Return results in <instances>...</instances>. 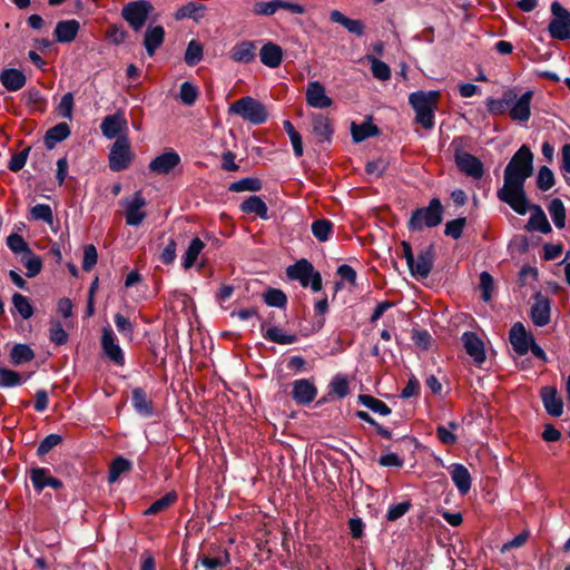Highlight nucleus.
I'll use <instances>...</instances> for the list:
<instances>
[{
	"mask_svg": "<svg viewBox=\"0 0 570 570\" xmlns=\"http://www.w3.org/2000/svg\"><path fill=\"white\" fill-rule=\"evenodd\" d=\"M263 336L265 340L276 343V344H293L297 341L296 334H284L277 326H271L265 332H263Z\"/></svg>",
	"mask_w": 570,
	"mask_h": 570,
	"instance_id": "47",
	"label": "nucleus"
},
{
	"mask_svg": "<svg viewBox=\"0 0 570 570\" xmlns=\"http://www.w3.org/2000/svg\"><path fill=\"white\" fill-rule=\"evenodd\" d=\"M315 268L306 258H301L295 264L286 268V275L289 279L298 281L301 286L308 287V279L313 277Z\"/></svg>",
	"mask_w": 570,
	"mask_h": 570,
	"instance_id": "23",
	"label": "nucleus"
},
{
	"mask_svg": "<svg viewBox=\"0 0 570 570\" xmlns=\"http://www.w3.org/2000/svg\"><path fill=\"white\" fill-rule=\"evenodd\" d=\"M63 439L61 435L51 433L47 435L38 445L37 448V455L43 456L47 453H49L55 446L62 443Z\"/></svg>",
	"mask_w": 570,
	"mask_h": 570,
	"instance_id": "63",
	"label": "nucleus"
},
{
	"mask_svg": "<svg viewBox=\"0 0 570 570\" xmlns=\"http://www.w3.org/2000/svg\"><path fill=\"white\" fill-rule=\"evenodd\" d=\"M263 299L264 303L271 307L284 308L287 304L286 294L282 289L274 287H268L263 293Z\"/></svg>",
	"mask_w": 570,
	"mask_h": 570,
	"instance_id": "48",
	"label": "nucleus"
},
{
	"mask_svg": "<svg viewBox=\"0 0 570 570\" xmlns=\"http://www.w3.org/2000/svg\"><path fill=\"white\" fill-rule=\"evenodd\" d=\"M131 405L137 414L142 417H151L154 415L153 401L148 399L142 387H135L131 391Z\"/></svg>",
	"mask_w": 570,
	"mask_h": 570,
	"instance_id": "26",
	"label": "nucleus"
},
{
	"mask_svg": "<svg viewBox=\"0 0 570 570\" xmlns=\"http://www.w3.org/2000/svg\"><path fill=\"white\" fill-rule=\"evenodd\" d=\"M229 112L240 116L244 120L254 125L264 124L268 117L265 106L249 96L233 102L229 107Z\"/></svg>",
	"mask_w": 570,
	"mask_h": 570,
	"instance_id": "5",
	"label": "nucleus"
},
{
	"mask_svg": "<svg viewBox=\"0 0 570 570\" xmlns=\"http://www.w3.org/2000/svg\"><path fill=\"white\" fill-rule=\"evenodd\" d=\"M540 397L547 413L553 417H559L563 413V400L559 395L556 386L547 385L541 387Z\"/></svg>",
	"mask_w": 570,
	"mask_h": 570,
	"instance_id": "17",
	"label": "nucleus"
},
{
	"mask_svg": "<svg viewBox=\"0 0 570 570\" xmlns=\"http://www.w3.org/2000/svg\"><path fill=\"white\" fill-rule=\"evenodd\" d=\"M80 30V23L76 19L61 20L56 24L53 37L59 43L73 41Z\"/></svg>",
	"mask_w": 570,
	"mask_h": 570,
	"instance_id": "25",
	"label": "nucleus"
},
{
	"mask_svg": "<svg viewBox=\"0 0 570 570\" xmlns=\"http://www.w3.org/2000/svg\"><path fill=\"white\" fill-rule=\"evenodd\" d=\"M462 343L464 350L469 356L472 357L476 365H481L485 362V348L483 341L478 336L475 332L466 331L462 334Z\"/></svg>",
	"mask_w": 570,
	"mask_h": 570,
	"instance_id": "15",
	"label": "nucleus"
},
{
	"mask_svg": "<svg viewBox=\"0 0 570 570\" xmlns=\"http://www.w3.org/2000/svg\"><path fill=\"white\" fill-rule=\"evenodd\" d=\"M450 474L458 491L462 495H465L470 491L472 484V478L469 470L461 463H454L450 468Z\"/></svg>",
	"mask_w": 570,
	"mask_h": 570,
	"instance_id": "29",
	"label": "nucleus"
},
{
	"mask_svg": "<svg viewBox=\"0 0 570 570\" xmlns=\"http://www.w3.org/2000/svg\"><path fill=\"white\" fill-rule=\"evenodd\" d=\"M259 58L264 66L277 68L283 61V49L281 46L268 41L261 48Z\"/></svg>",
	"mask_w": 570,
	"mask_h": 570,
	"instance_id": "30",
	"label": "nucleus"
},
{
	"mask_svg": "<svg viewBox=\"0 0 570 570\" xmlns=\"http://www.w3.org/2000/svg\"><path fill=\"white\" fill-rule=\"evenodd\" d=\"M441 94L438 90H417L409 96V104L415 111V121L425 129L434 127L435 110Z\"/></svg>",
	"mask_w": 570,
	"mask_h": 570,
	"instance_id": "2",
	"label": "nucleus"
},
{
	"mask_svg": "<svg viewBox=\"0 0 570 570\" xmlns=\"http://www.w3.org/2000/svg\"><path fill=\"white\" fill-rule=\"evenodd\" d=\"M181 159L178 153L170 149L155 157L148 165V169L150 173L156 175H168L170 174L179 164Z\"/></svg>",
	"mask_w": 570,
	"mask_h": 570,
	"instance_id": "13",
	"label": "nucleus"
},
{
	"mask_svg": "<svg viewBox=\"0 0 570 570\" xmlns=\"http://www.w3.org/2000/svg\"><path fill=\"white\" fill-rule=\"evenodd\" d=\"M0 82L8 91H18L26 86V75L16 68H7L0 72Z\"/></svg>",
	"mask_w": 570,
	"mask_h": 570,
	"instance_id": "27",
	"label": "nucleus"
},
{
	"mask_svg": "<svg viewBox=\"0 0 570 570\" xmlns=\"http://www.w3.org/2000/svg\"><path fill=\"white\" fill-rule=\"evenodd\" d=\"M462 140L463 138L460 137L451 142V147L454 149V163L461 173L473 179H481L484 175V166L478 157L463 151Z\"/></svg>",
	"mask_w": 570,
	"mask_h": 570,
	"instance_id": "4",
	"label": "nucleus"
},
{
	"mask_svg": "<svg viewBox=\"0 0 570 570\" xmlns=\"http://www.w3.org/2000/svg\"><path fill=\"white\" fill-rule=\"evenodd\" d=\"M131 469V461L124 456H117L109 466L108 481L110 483L116 482L122 473L129 472Z\"/></svg>",
	"mask_w": 570,
	"mask_h": 570,
	"instance_id": "46",
	"label": "nucleus"
},
{
	"mask_svg": "<svg viewBox=\"0 0 570 570\" xmlns=\"http://www.w3.org/2000/svg\"><path fill=\"white\" fill-rule=\"evenodd\" d=\"M101 347L106 356L117 365L125 364V355L116 341L114 331L110 327H105L101 335Z\"/></svg>",
	"mask_w": 570,
	"mask_h": 570,
	"instance_id": "18",
	"label": "nucleus"
},
{
	"mask_svg": "<svg viewBox=\"0 0 570 570\" xmlns=\"http://www.w3.org/2000/svg\"><path fill=\"white\" fill-rule=\"evenodd\" d=\"M35 356V351L28 344L23 343L14 344L10 351V362L14 366L29 363Z\"/></svg>",
	"mask_w": 570,
	"mask_h": 570,
	"instance_id": "38",
	"label": "nucleus"
},
{
	"mask_svg": "<svg viewBox=\"0 0 570 570\" xmlns=\"http://www.w3.org/2000/svg\"><path fill=\"white\" fill-rule=\"evenodd\" d=\"M330 20L343 26L350 33L356 37H362L364 35L365 26L361 20L351 19L338 10L331 11Z\"/></svg>",
	"mask_w": 570,
	"mask_h": 570,
	"instance_id": "34",
	"label": "nucleus"
},
{
	"mask_svg": "<svg viewBox=\"0 0 570 570\" xmlns=\"http://www.w3.org/2000/svg\"><path fill=\"white\" fill-rule=\"evenodd\" d=\"M444 207L440 198L434 197L428 206L412 210L406 223L409 232H422L424 228H434L443 220Z\"/></svg>",
	"mask_w": 570,
	"mask_h": 570,
	"instance_id": "3",
	"label": "nucleus"
},
{
	"mask_svg": "<svg viewBox=\"0 0 570 570\" xmlns=\"http://www.w3.org/2000/svg\"><path fill=\"white\" fill-rule=\"evenodd\" d=\"M12 304H13L17 313L23 320H29L35 313V309H33L29 298L20 293H14L12 295Z\"/></svg>",
	"mask_w": 570,
	"mask_h": 570,
	"instance_id": "52",
	"label": "nucleus"
},
{
	"mask_svg": "<svg viewBox=\"0 0 570 570\" xmlns=\"http://www.w3.org/2000/svg\"><path fill=\"white\" fill-rule=\"evenodd\" d=\"M533 91L527 90L510 105L509 116L514 121L525 122L531 117Z\"/></svg>",
	"mask_w": 570,
	"mask_h": 570,
	"instance_id": "19",
	"label": "nucleus"
},
{
	"mask_svg": "<svg viewBox=\"0 0 570 570\" xmlns=\"http://www.w3.org/2000/svg\"><path fill=\"white\" fill-rule=\"evenodd\" d=\"M204 248L205 243L199 237L193 238L183 256V267L185 269L191 268L196 264L197 258Z\"/></svg>",
	"mask_w": 570,
	"mask_h": 570,
	"instance_id": "39",
	"label": "nucleus"
},
{
	"mask_svg": "<svg viewBox=\"0 0 570 570\" xmlns=\"http://www.w3.org/2000/svg\"><path fill=\"white\" fill-rule=\"evenodd\" d=\"M312 131L318 138L320 142H332L334 135L333 122L330 117L322 114H312Z\"/></svg>",
	"mask_w": 570,
	"mask_h": 570,
	"instance_id": "21",
	"label": "nucleus"
},
{
	"mask_svg": "<svg viewBox=\"0 0 570 570\" xmlns=\"http://www.w3.org/2000/svg\"><path fill=\"white\" fill-rule=\"evenodd\" d=\"M306 102L313 108H328L333 100L325 94L324 86L318 81H312L306 89Z\"/></svg>",
	"mask_w": 570,
	"mask_h": 570,
	"instance_id": "24",
	"label": "nucleus"
},
{
	"mask_svg": "<svg viewBox=\"0 0 570 570\" xmlns=\"http://www.w3.org/2000/svg\"><path fill=\"white\" fill-rule=\"evenodd\" d=\"M198 95H199V91H198L197 87L195 85H193L191 82L184 81L180 85L179 97L184 105L193 106L196 102Z\"/></svg>",
	"mask_w": 570,
	"mask_h": 570,
	"instance_id": "58",
	"label": "nucleus"
},
{
	"mask_svg": "<svg viewBox=\"0 0 570 570\" xmlns=\"http://www.w3.org/2000/svg\"><path fill=\"white\" fill-rule=\"evenodd\" d=\"M263 187V183L256 177H246L232 183L228 186V190L233 193L242 191H259Z\"/></svg>",
	"mask_w": 570,
	"mask_h": 570,
	"instance_id": "44",
	"label": "nucleus"
},
{
	"mask_svg": "<svg viewBox=\"0 0 570 570\" xmlns=\"http://www.w3.org/2000/svg\"><path fill=\"white\" fill-rule=\"evenodd\" d=\"M292 386H293V390L291 393L292 399L298 405L311 404L317 395V387L315 386L314 382L309 379L295 380L292 383Z\"/></svg>",
	"mask_w": 570,
	"mask_h": 570,
	"instance_id": "14",
	"label": "nucleus"
},
{
	"mask_svg": "<svg viewBox=\"0 0 570 570\" xmlns=\"http://www.w3.org/2000/svg\"><path fill=\"white\" fill-rule=\"evenodd\" d=\"M30 216L35 220H42L47 224H52L53 222L52 209L47 204H37L36 206L31 207Z\"/></svg>",
	"mask_w": 570,
	"mask_h": 570,
	"instance_id": "62",
	"label": "nucleus"
},
{
	"mask_svg": "<svg viewBox=\"0 0 570 570\" xmlns=\"http://www.w3.org/2000/svg\"><path fill=\"white\" fill-rule=\"evenodd\" d=\"M350 394V385L347 376L344 374H336L328 384V396L336 399H344Z\"/></svg>",
	"mask_w": 570,
	"mask_h": 570,
	"instance_id": "42",
	"label": "nucleus"
},
{
	"mask_svg": "<svg viewBox=\"0 0 570 570\" xmlns=\"http://www.w3.org/2000/svg\"><path fill=\"white\" fill-rule=\"evenodd\" d=\"M366 60L371 65V71H372L374 78L382 80V81L389 80L391 78V75H392L391 68L389 67L387 63L377 59L373 55H367Z\"/></svg>",
	"mask_w": 570,
	"mask_h": 570,
	"instance_id": "50",
	"label": "nucleus"
},
{
	"mask_svg": "<svg viewBox=\"0 0 570 570\" xmlns=\"http://www.w3.org/2000/svg\"><path fill=\"white\" fill-rule=\"evenodd\" d=\"M106 36L109 42L118 46L126 41L128 32L122 24L114 23L108 27Z\"/></svg>",
	"mask_w": 570,
	"mask_h": 570,
	"instance_id": "61",
	"label": "nucleus"
},
{
	"mask_svg": "<svg viewBox=\"0 0 570 570\" xmlns=\"http://www.w3.org/2000/svg\"><path fill=\"white\" fill-rule=\"evenodd\" d=\"M71 134L70 127L67 122H59L49 128L43 138L47 149H53L58 142L66 140Z\"/></svg>",
	"mask_w": 570,
	"mask_h": 570,
	"instance_id": "36",
	"label": "nucleus"
},
{
	"mask_svg": "<svg viewBox=\"0 0 570 570\" xmlns=\"http://www.w3.org/2000/svg\"><path fill=\"white\" fill-rule=\"evenodd\" d=\"M203 53L204 48L199 41H189L184 56L185 63L189 67H195L203 59Z\"/></svg>",
	"mask_w": 570,
	"mask_h": 570,
	"instance_id": "51",
	"label": "nucleus"
},
{
	"mask_svg": "<svg viewBox=\"0 0 570 570\" xmlns=\"http://www.w3.org/2000/svg\"><path fill=\"white\" fill-rule=\"evenodd\" d=\"M134 159L130 142L126 136H120L112 144L109 155V168L118 173L127 169Z\"/></svg>",
	"mask_w": 570,
	"mask_h": 570,
	"instance_id": "8",
	"label": "nucleus"
},
{
	"mask_svg": "<svg viewBox=\"0 0 570 570\" xmlns=\"http://www.w3.org/2000/svg\"><path fill=\"white\" fill-rule=\"evenodd\" d=\"M29 473L33 489L39 493L46 487H50L53 490H59L63 487L62 481L58 478L51 476L49 470L46 468H31Z\"/></svg>",
	"mask_w": 570,
	"mask_h": 570,
	"instance_id": "20",
	"label": "nucleus"
},
{
	"mask_svg": "<svg viewBox=\"0 0 570 570\" xmlns=\"http://www.w3.org/2000/svg\"><path fill=\"white\" fill-rule=\"evenodd\" d=\"M127 126V120L120 114L109 115L102 119L100 125L102 135L108 139L120 137L119 134Z\"/></svg>",
	"mask_w": 570,
	"mask_h": 570,
	"instance_id": "31",
	"label": "nucleus"
},
{
	"mask_svg": "<svg viewBox=\"0 0 570 570\" xmlns=\"http://www.w3.org/2000/svg\"><path fill=\"white\" fill-rule=\"evenodd\" d=\"M466 226V217H458L452 220H448L444 227V235L459 239L462 237L463 229Z\"/></svg>",
	"mask_w": 570,
	"mask_h": 570,
	"instance_id": "55",
	"label": "nucleus"
},
{
	"mask_svg": "<svg viewBox=\"0 0 570 570\" xmlns=\"http://www.w3.org/2000/svg\"><path fill=\"white\" fill-rule=\"evenodd\" d=\"M497 196L519 215H525L528 210L531 209L524 186H503L498 190Z\"/></svg>",
	"mask_w": 570,
	"mask_h": 570,
	"instance_id": "9",
	"label": "nucleus"
},
{
	"mask_svg": "<svg viewBox=\"0 0 570 570\" xmlns=\"http://www.w3.org/2000/svg\"><path fill=\"white\" fill-rule=\"evenodd\" d=\"M532 214L527 225L524 226L525 230L533 232L538 230L542 234H548L552 232L551 225L543 212V209L539 205L531 206Z\"/></svg>",
	"mask_w": 570,
	"mask_h": 570,
	"instance_id": "32",
	"label": "nucleus"
},
{
	"mask_svg": "<svg viewBox=\"0 0 570 570\" xmlns=\"http://www.w3.org/2000/svg\"><path fill=\"white\" fill-rule=\"evenodd\" d=\"M23 264L27 268L26 276L29 278H32V277H36L37 275H39L42 269V265H43L41 257L33 254L32 250H30V253L26 254V256L23 257Z\"/></svg>",
	"mask_w": 570,
	"mask_h": 570,
	"instance_id": "54",
	"label": "nucleus"
},
{
	"mask_svg": "<svg viewBox=\"0 0 570 570\" xmlns=\"http://www.w3.org/2000/svg\"><path fill=\"white\" fill-rule=\"evenodd\" d=\"M26 104L38 111H45L47 100L41 94V91L37 88H30L26 92Z\"/></svg>",
	"mask_w": 570,
	"mask_h": 570,
	"instance_id": "60",
	"label": "nucleus"
},
{
	"mask_svg": "<svg viewBox=\"0 0 570 570\" xmlns=\"http://www.w3.org/2000/svg\"><path fill=\"white\" fill-rule=\"evenodd\" d=\"M206 7L203 3L189 1L186 4L181 6L174 14L176 20H183L186 18H190L195 21H199L203 17L199 12H204Z\"/></svg>",
	"mask_w": 570,
	"mask_h": 570,
	"instance_id": "40",
	"label": "nucleus"
},
{
	"mask_svg": "<svg viewBox=\"0 0 570 570\" xmlns=\"http://www.w3.org/2000/svg\"><path fill=\"white\" fill-rule=\"evenodd\" d=\"M556 183L554 174L548 166H541L537 176V187L547 191L553 187Z\"/></svg>",
	"mask_w": 570,
	"mask_h": 570,
	"instance_id": "56",
	"label": "nucleus"
},
{
	"mask_svg": "<svg viewBox=\"0 0 570 570\" xmlns=\"http://www.w3.org/2000/svg\"><path fill=\"white\" fill-rule=\"evenodd\" d=\"M517 98V92L513 89L503 91L502 97L499 99L488 98L485 101L487 110L490 115L501 116L512 105Z\"/></svg>",
	"mask_w": 570,
	"mask_h": 570,
	"instance_id": "28",
	"label": "nucleus"
},
{
	"mask_svg": "<svg viewBox=\"0 0 570 570\" xmlns=\"http://www.w3.org/2000/svg\"><path fill=\"white\" fill-rule=\"evenodd\" d=\"M549 214L557 228H563L566 225V208L560 198H553L548 205Z\"/></svg>",
	"mask_w": 570,
	"mask_h": 570,
	"instance_id": "49",
	"label": "nucleus"
},
{
	"mask_svg": "<svg viewBox=\"0 0 570 570\" xmlns=\"http://www.w3.org/2000/svg\"><path fill=\"white\" fill-rule=\"evenodd\" d=\"M165 29L160 24H149L144 33L142 45L149 57L155 56L156 51L165 41Z\"/></svg>",
	"mask_w": 570,
	"mask_h": 570,
	"instance_id": "22",
	"label": "nucleus"
},
{
	"mask_svg": "<svg viewBox=\"0 0 570 570\" xmlns=\"http://www.w3.org/2000/svg\"><path fill=\"white\" fill-rule=\"evenodd\" d=\"M154 9L148 0L130 1L122 7L121 17L135 32H138L145 27Z\"/></svg>",
	"mask_w": 570,
	"mask_h": 570,
	"instance_id": "6",
	"label": "nucleus"
},
{
	"mask_svg": "<svg viewBox=\"0 0 570 570\" xmlns=\"http://www.w3.org/2000/svg\"><path fill=\"white\" fill-rule=\"evenodd\" d=\"M7 246L14 254H28L31 248L23 237L17 233H12L7 237Z\"/></svg>",
	"mask_w": 570,
	"mask_h": 570,
	"instance_id": "59",
	"label": "nucleus"
},
{
	"mask_svg": "<svg viewBox=\"0 0 570 570\" xmlns=\"http://www.w3.org/2000/svg\"><path fill=\"white\" fill-rule=\"evenodd\" d=\"M534 303L530 308V318L538 327L548 325L551 321V299L541 292L532 296Z\"/></svg>",
	"mask_w": 570,
	"mask_h": 570,
	"instance_id": "10",
	"label": "nucleus"
},
{
	"mask_svg": "<svg viewBox=\"0 0 570 570\" xmlns=\"http://www.w3.org/2000/svg\"><path fill=\"white\" fill-rule=\"evenodd\" d=\"M239 209L244 214H255L262 219H268V207L259 196L253 195L247 197L239 205Z\"/></svg>",
	"mask_w": 570,
	"mask_h": 570,
	"instance_id": "37",
	"label": "nucleus"
},
{
	"mask_svg": "<svg viewBox=\"0 0 570 570\" xmlns=\"http://www.w3.org/2000/svg\"><path fill=\"white\" fill-rule=\"evenodd\" d=\"M283 128L288 135L294 155L298 158L303 156V140L301 134L295 129L294 125L289 120L283 121Z\"/></svg>",
	"mask_w": 570,
	"mask_h": 570,
	"instance_id": "53",
	"label": "nucleus"
},
{
	"mask_svg": "<svg viewBox=\"0 0 570 570\" xmlns=\"http://www.w3.org/2000/svg\"><path fill=\"white\" fill-rule=\"evenodd\" d=\"M533 159L530 147L522 145L504 168L503 186H524L525 180L533 175Z\"/></svg>",
	"mask_w": 570,
	"mask_h": 570,
	"instance_id": "1",
	"label": "nucleus"
},
{
	"mask_svg": "<svg viewBox=\"0 0 570 570\" xmlns=\"http://www.w3.org/2000/svg\"><path fill=\"white\" fill-rule=\"evenodd\" d=\"M333 223L330 219L322 218L316 219L312 223L311 230L313 236L318 242H326L330 239L332 233H333Z\"/></svg>",
	"mask_w": 570,
	"mask_h": 570,
	"instance_id": "45",
	"label": "nucleus"
},
{
	"mask_svg": "<svg viewBox=\"0 0 570 570\" xmlns=\"http://www.w3.org/2000/svg\"><path fill=\"white\" fill-rule=\"evenodd\" d=\"M509 340L513 351L520 355H525L531 344L534 341V336L531 332H528L521 322H517L512 325L509 332Z\"/></svg>",
	"mask_w": 570,
	"mask_h": 570,
	"instance_id": "12",
	"label": "nucleus"
},
{
	"mask_svg": "<svg viewBox=\"0 0 570 570\" xmlns=\"http://www.w3.org/2000/svg\"><path fill=\"white\" fill-rule=\"evenodd\" d=\"M351 135L354 142L358 144L367 138L376 137L380 135V129L376 125L372 122V118L362 124L352 122L351 124Z\"/></svg>",
	"mask_w": 570,
	"mask_h": 570,
	"instance_id": "33",
	"label": "nucleus"
},
{
	"mask_svg": "<svg viewBox=\"0 0 570 570\" xmlns=\"http://www.w3.org/2000/svg\"><path fill=\"white\" fill-rule=\"evenodd\" d=\"M230 58L236 62L249 63L256 57V46L254 41H240L229 51Z\"/></svg>",
	"mask_w": 570,
	"mask_h": 570,
	"instance_id": "35",
	"label": "nucleus"
},
{
	"mask_svg": "<svg viewBox=\"0 0 570 570\" xmlns=\"http://www.w3.org/2000/svg\"><path fill=\"white\" fill-rule=\"evenodd\" d=\"M147 202L140 190L134 194V198L126 203L125 218L129 226H139L146 218V213L141 210Z\"/></svg>",
	"mask_w": 570,
	"mask_h": 570,
	"instance_id": "16",
	"label": "nucleus"
},
{
	"mask_svg": "<svg viewBox=\"0 0 570 570\" xmlns=\"http://www.w3.org/2000/svg\"><path fill=\"white\" fill-rule=\"evenodd\" d=\"M552 19L549 22L548 31L556 40H570V11L558 1L551 3Z\"/></svg>",
	"mask_w": 570,
	"mask_h": 570,
	"instance_id": "7",
	"label": "nucleus"
},
{
	"mask_svg": "<svg viewBox=\"0 0 570 570\" xmlns=\"http://www.w3.org/2000/svg\"><path fill=\"white\" fill-rule=\"evenodd\" d=\"M479 287L481 289V298L483 302H489L492 298V292L494 288V279L488 272H482L480 274V284Z\"/></svg>",
	"mask_w": 570,
	"mask_h": 570,
	"instance_id": "64",
	"label": "nucleus"
},
{
	"mask_svg": "<svg viewBox=\"0 0 570 570\" xmlns=\"http://www.w3.org/2000/svg\"><path fill=\"white\" fill-rule=\"evenodd\" d=\"M357 402L372 412L383 416H387L392 413V410L390 406H387V404L370 394H360L357 396Z\"/></svg>",
	"mask_w": 570,
	"mask_h": 570,
	"instance_id": "41",
	"label": "nucleus"
},
{
	"mask_svg": "<svg viewBox=\"0 0 570 570\" xmlns=\"http://www.w3.org/2000/svg\"><path fill=\"white\" fill-rule=\"evenodd\" d=\"M434 261L435 245L432 243L417 254V261L414 259L412 267H409L410 274L416 278H428L433 269Z\"/></svg>",
	"mask_w": 570,
	"mask_h": 570,
	"instance_id": "11",
	"label": "nucleus"
},
{
	"mask_svg": "<svg viewBox=\"0 0 570 570\" xmlns=\"http://www.w3.org/2000/svg\"><path fill=\"white\" fill-rule=\"evenodd\" d=\"M178 499V495L176 491L167 492L161 498L154 501L149 508L144 512L145 515H154L158 514L166 509H168L170 505H173Z\"/></svg>",
	"mask_w": 570,
	"mask_h": 570,
	"instance_id": "43",
	"label": "nucleus"
},
{
	"mask_svg": "<svg viewBox=\"0 0 570 570\" xmlns=\"http://www.w3.org/2000/svg\"><path fill=\"white\" fill-rule=\"evenodd\" d=\"M23 383L20 373L0 366V387H13Z\"/></svg>",
	"mask_w": 570,
	"mask_h": 570,
	"instance_id": "57",
	"label": "nucleus"
}]
</instances>
